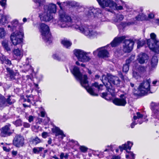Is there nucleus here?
<instances>
[{
	"label": "nucleus",
	"mask_w": 159,
	"mask_h": 159,
	"mask_svg": "<svg viewBox=\"0 0 159 159\" xmlns=\"http://www.w3.org/2000/svg\"><path fill=\"white\" fill-rule=\"evenodd\" d=\"M39 30L44 40L48 44L51 43V35L49 27L45 24L41 23L39 25Z\"/></svg>",
	"instance_id": "nucleus-4"
},
{
	"label": "nucleus",
	"mask_w": 159,
	"mask_h": 159,
	"mask_svg": "<svg viewBox=\"0 0 159 159\" xmlns=\"http://www.w3.org/2000/svg\"><path fill=\"white\" fill-rule=\"evenodd\" d=\"M0 61L2 64H6L9 66L12 65L11 61L5 56H0Z\"/></svg>",
	"instance_id": "nucleus-27"
},
{
	"label": "nucleus",
	"mask_w": 159,
	"mask_h": 159,
	"mask_svg": "<svg viewBox=\"0 0 159 159\" xmlns=\"http://www.w3.org/2000/svg\"><path fill=\"white\" fill-rule=\"evenodd\" d=\"M103 77H104L105 80H108L107 82L106 83L104 80H102V81L106 87L107 90L111 94V96H110L109 94L107 92L102 93L101 96L105 99L109 100L110 99L111 96H113L115 95V91L114 87L120 86L121 82L118 77L112 75L108 76V78H106L105 76H103Z\"/></svg>",
	"instance_id": "nucleus-3"
},
{
	"label": "nucleus",
	"mask_w": 159,
	"mask_h": 159,
	"mask_svg": "<svg viewBox=\"0 0 159 159\" xmlns=\"http://www.w3.org/2000/svg\"><path fill=\"white\" fill-rule=\"evenodd\" d=\"M16 126H20L22 125V121L20 119H18L13 122Z\"/></svg>",
	"instance_id": "nucleus-40"
},
{
	"label": "nucleus",
	"mask_w": 159,
	"mask_h": 159,
	"mask_svg": "<svg viewBox=\"0 0 159 159\" xmlns=\"http://www.w3.org/2000/svg\"><path fill=\"white\" fill-rule=\"evenodd\" d=\"M7 0H0V4L2 7H4L6 5Z\"/></svg>",
	"instance_id": "nucleus-45"
},
{
	"label": "nucleus",
	"mask_w": 159,
	"mask_h": 159,
	"mask_svg": "<svg viewBox=\"0 0 159 159\" xmlns=\"http://www.w3.org/2000/svg\"><path fill=\"white\" fill-rule=\"evenodd\" d=\"M48 133L46 132H43L42 134V136L43 138H46L47 136Z\"/></svg>",
	"instance_id": "nucleus-50"
},
{
	"label": "nucleus",
	"mask_w": 159,
	"mask_h": 159,
	"mask_svg": "<svg viewBox=\"0 0 159 159\" xmlns=\"http://www.w3.org/2000/svg\"><path fill=\"white\" fill-rule=\"evenodd\" d=\"M137 124V123H136L135 121H134L131 124V127L132 128H133L134 126Z\"/></svg>",
	"instance_id": "nucleus-54"
},
{
	"label": "nucleus",
	"mask_w": 159,
	"mask_h": 159,
	"mask_svg": "<svg viewBox=\"0 0 159 159\" xmlns=\"http://www.w3.org/2000/svg\"><path fill=\"white\" fill-rule=\"evenodd\" d=\"M137 116H134L133 117V119L135 120L137 119L141 118L143 117V115L141 114L139 112L136 113Z\"/></svg>",
	"instance_id": "nucleus-39"
},
{
	"label": "nucleus",
	"mask_w": 159,
	"mask_h": 159,
	"mask_svg": "<svg viewBox=\"0 0 159 159\" xmlns=\"http://www.w3.org/2000/svg\"><path fill=\"white\" fill-rule=\"evenodd\" d=\"M6 70L11 80L18 81L20 78V76L18 72H14L8 67L6 68Z\"/></svg>",
	"instance_id": "nucleus-18"
},
{
	"label": "nucleus",
	"mask_w": 159,
	"mask_h": 159,
	"mask_svg": "<svg viewBox=\"0 0 159 159\" xmlns=\"http://www.w3.org/2000/svg\"><path fill=\"white\" fill-rule=\"evenodd\" d=\"M11 23V25H8L7 26L8 28H10V30L12 31L16 30L19 26L18 21L17 20H15L12 21Z\"/></svg>",
	"instance_id": "nucleus-25"
},
{
	"label": "nucleus",
	"mask_w": 159,
	"mask_h": 159,
	"mask_svg": "<svg viewBox=\"0 0 159 159\" xmlns=\"http://www.w3.org/2000/svg\"><path fill=\"white\" fill-rule=\"evenodd\" d=\"M131 62V61H130L129 59H128L126 60L125 64H127L129 65V64Z\"/></svg>",
	"instance_id": "nucleus-59"
},
{
	"label": "nucleus",
	"mask_w": 159,
	"mask_h": 159,
	"mask_svg": "<svg viewBox=\"0 0 159 159\" xmlns=\"http://www.w3.org/2000/svg\"><path fill=\"white\" fill-rule=\"evenodd\" d=\"M11 154L13 156L15 157L17 154V151L13 150L11 152Z\"/></svg>",
	"instance_id": "nucleus-53"
},
{
	"label": "nucleus",
	"mask_w": 159,
	"mask_h": 159,
	"mask_svg": "<svg viewBox=\"0 0 159 159\" xmlns=\"http://www.w3.org/2000/svg\"><path fill=\"white\" fill-rule=\"evenodd\" d=\"M24 35V32L22 31L12 33L11 35V40L12 44L16 46L20 43L22 41V38Z\"/></svg>",
	"instance_id": "nucleus-5"
},
{
	"label": "nucleus",
	"mask_w": 159,
	"mask_h": 159,
	"mask_svg": "<svg viewBox=\"0 0 159 159\" xmlns=\"http://www.w3.org/2000/svg\"><path fill=\"white\" fill-rule=\"evenodd\" d=\"M98 52V55L99 57L104 58L108 57L109 52L106 50L102 48H99L96 51H94L93 54L96 55Z\"/></svg>",
	"instance_id": "nucleus-17"
},
{
	"label": "nucleus",
	"mask_w": 159,
	"mask_h": 159,
	"mask_svg": "<svg viewBox=\"0 0 159 159\" xmlns=\"http://www.w3.org/2000/svg\"><path fill=\"white\" fill-rule=\"evenodd\" d=\"M125 36H122L119 37H116L111 43V45L112 47H115L118 44L121 43L122 41L125 39Z\"/></svg>",
	"instance_id": "nucleus-23"
},
{
	"label": "nucleus",
	"mask_w": 159,
	"mask_h": 159,
	"mask_svg": "<svg viewBox=\"0 0 159 159\" xmlns=\"http://www.w3.org/2000/svg\"><path fill=\"white\" fill-rule=\"evenodd\" d=\"M117 8L119 10H121L123 9V7L121 6H118L117 7Z\"/></svg>",
	"instance_id": "nucleus-64"
},
{
	"label": "nucleus",
	"mask_w": 159,
	"mask_h": 159,
	"mask_svg": "<svg viewBox=\"0 0 159 159\" xmlns=\"http://www.w3.org/2000/svg\"><path fill=\"white\" fill-rule=\"evenodd\" d=\"M72 73L76 78L80 80L81 85L86 89L89 93L92 96H98V94L95 92L94 89L93 87H94L97 88L98 90L99 91L102 90L103 85L99 84L98 83L95 82L92 84V87H89L87 76L86 75H82L80 71L79 68L77 66L74 67Z\"/></svg>",
	"instance_id": "nucleus-2"
},
{
	"label": "nucleus",
	"mask_w": 159,
	"mask_h": 159,
	"mask_svg": "<svg viewBox=\"0 0 159 159\" xmlns=\"http://www.w3.org/2000/svg\"><path fill=\"white\" fill-rule=\"evenodd\" d=\"M2 44L4 49L7 51H10L11 49L9 47L8 42L6 41H3L2 42Z\"/></svg>",
	"instance_id": "nucleus-31"
},
{
	"label": "nucleus",
	"mask_w": 159,
	"mask_h": 159,
	"mask_svg": "<svg viewBox=\"0 0 159 159\" xmlns=\"http://www.w3.org/2000/svg\"><path fill=\"white\" fill-rule=\"evenodd\" d=\"M30 142H31L33 144L36 145L41 142V141L38 137H36L35 138H31V139Z\"/></svg>",
	"instance_id": "nucleus-32"
},
{
	"label": "nucleus",
	"mask_w": 159,
	"mask_h": 159,
	"mask_svg": "<svg viewBox=\"0 0 159 159\" xmlns=\"http://www.w3.org/2000/svg\"><path fill=\"white\" fill-rule=\"evenodd\" d=\"M133 76L136 79H138L140 77L139 74L136 72L134 71L133 73Z\"/></svg>",
	"instance_id": "nucleus-44"
},
{
	"label": "nucleus",
	"mask_w": 159,
	"mask_h": 159,
	"mask_svg": "<svg viewBox=\"0 0 159 159\" xmlns=\"http://www.w3.org/2000/svg\"><path fill=\"white\" fill-rule=\"evenodd\" d=\"M148 18L150 19H152L154 17V15L152 13H150L148 16Z\"/></svg>",
	"instance_id": "nucleus-56"
},
{
	"label": "nucleus",
	"mask_w": 159,
	"mask_h": 159,
	"mask_svg": "<svg viewBox=\"0 0 159 159\" xmlns=\"http://www.w3.org/2000/svg\"><path fill=\"white\" fill-rule=\"evenodd\" d=\"M60 19L58 22L59 25L61 28L67 27L71 26L89 38H93L96 36L98 33L95 31H93L92 27L86 25H82L79 20H76L75 24L71 25L70 17L65 13L59 15Z\"/></svg>",
	"instance_id": "nucleus-1"
},
{
	"label": "nucleus",
	"mask_w": 159,
	"mask_h": 159,
	"mask_svg": "<svg viewBox=\"0 0 159 159\" xmlns=\"http://www.w3.org/2000/svg\"><path fill=\"white\" fill-rule=\"evenodd\" d=\"M119 75L121 79H123V76L121 72L119 73Z\"/></svg>",
	"instance_id": "nucleus-63"
},
{
	"label": "nucleus",
	"mask_w": 159,
	"mask_h": 159,
	"mask_svg": "<svg viewBox=\"0 0 159 159\" xmlns=\"http://www.w3.org/2000/svg\"><path fill=\"white\" fill-rule=\"evenodd\" d=\"M152 115L155 118H159V103L152 102L151 104Z\"/></svg>",
	"instance_id": "nucleus-13"
},
{
	"label": "nucleus",
	"mask_w": 159,
	"mask_h": 159,
	"mask_svg": "<svg viewBox=\"0 0 159 159\" xmlns=\"http://www.w3.org/2000/svg\"><path fill=\"white\" fill-rule=\"evenodd\" d=\"M153 22L155 24L159 25V19H154Z\"/></svg>",
	"instance_id": "nucleus-51"
},
{
	"label": "nucleus",
	"mask_w": 159,
	"mask_h": 159,
	"mask_svg": "<svg viewBox=\"0 0 159 159\" xmlns=\"http://www.w3.org/2000/svg\"><path fill=\"white\" fill-rule=\"evenodd\" d=\"M101 13L102 11L100 9L93 8L89 11L88 16L89 18H94L97 16L99 14H101Z\"/></svg>",
	"instance_id": "nucleus-19"
},
{
	"label": "nucleus",
	"mask_w": 159,
	"mask_h": 159,
	"mask_svg": "<svg viewBox=\"0 0 159 159\" xmlns=\"http://www.w3.org/2000/svg\"><path fill=\"white\" fill-rule=\"evenodd\" d=\"M124 18V17L122 15L117 14L116 16V18L114 20L115 22L120 21L122 20Z\"/></svg>",
	"instance_id": "nucleus-35"
},
{
	"label": "nucleus",
	"mask_w": 159,
	"mask_h": 159,
	"mask_svg": "<svg viewBox=\"0 0 159 159\" xmlns=\"http://www.w3.org/2000/svg\"><path fill=\"white\" fill-rule=\"evenodd\" d=\"M6 35V32L5 29L3 28H0V39H3Z\"/></svg>",
	"instance_id": "nucleus-33"
},
{
	"label": "nucleus",
	"mask_w": 159,
	"mask_h": 159,
	"mask_svg": "<svg viewBox=\"0 0 159 159\" xmlns=\"http://www.w3.org/2000/svg\"><path fill=\"white\" fill-rule=\"evenodd\" d=\"M74 53L80 61L85 62L89 61L90 59V57L87 55V53L82 50L75 49L74 51Z\"/></svg>",
	"instance_id": "nucleus-7"
},
{
	"label": "nucleus",
	"mask_w": 159,
	"mask_h": 159,
	"mask_svg": "<svg viewBox=\"0 0 159 159\" xmlns=\"http://www.w3.org/2000/svg\"><path fill=\"white\" fill-rule=\"evenodd\" d=\"M23 126L25 128H29L30 127V125L29 123L24 122L23 123Z\"/></svg>",
	"instance_id": "nucleus-48"
},
{
	"label": "nucleus",
	"mask_w": 159,
	"mask_h": 159,
	"mask_svg": "<svg viewBox=\"0 0 159 159\" xmlns=\"http://www.w3.org/2000/svg\"><path fill=\"white\" fill-rule=\"evenodd\" d=\"M33 117L32 116H30L29 117L28 120L30 122H31L33 120Z\"/></svg>",
	"instance_id": "nucleus-52"
},
{
	"label": "nucleus",
	"mask_w": 159,
	"mask_h": 159,
	"mask_svg": "<svg viewBox=\"0 0 159 159\" xmlns=\"http://www.w3.org/2000/svg\"><path fill=\"white\" fill-rule=\"evenodd\" d=\"M146 43L144 40H138L137 42V48H139L143 46Z\"/></svg>",
	"instance_id": "nucleus-37"
},
{
	"label": "nucleus",
	"mask_w": 159,
	"mask_h": 159,
	"mask_svg": "<svg viewBox=\"0 0 159 159\" xmlns=\"http://www.w3.org/2000/svg\"><path fill=\"white\" fill-rule=\"evenodd\" d=\"M39 16L41 21H49L53 19V16L51 13L47 11L41 9L40 11H38Z\"/></svg>",
	"instance_id": "nucleus-8"
},
{
	"label": "nucleus",
	"mask_w": 159,
	"mask_h": 159,
	"mask_svg": "<svg viewBox=\"0 0 159 159\" xmlns=\"http://www.w3.org/2000/svg\"><path fill=\"white\" fill-rule=\"evenodd\" d=\"M41 116L42 117H44L46 113L44 111H42L40 112Z\"/></svg>",
	"instance_id": "nucleus-57"
},
{
	"label": "nucleus",
	"mask_w": 159,
	"mask_h": 159,
	"mask_svg": "<svg viewBox=\"0 0 159 159\" xmlns=\"http://www.w3.org/2000/svg\"><path fill=\"white\" fill-rule=\"evenodd\" d=\"M3 150L6 152H9V149L7 148L6 147H3Z\"/></svg>",
	"instance_id": "nucleus-62"
},
{
	"label": "nucleus",
	"mask_w": 159,
	"mask_h": 159,
	"mask_svg": "<svg viewBox=\"0 0 159 159\" xmlns=\"http://www.w3.org/2000/svg\"><path fill=\"white\" fill-rule=\"evenodd\" d=\"M126 97L124 94H121L119 98H116L112 101L116 105L124 106L127 103Z\"/></svg>",
	"instance_id": "nucleus-12"
},
{
	"label": "nucleus",
	"mask_w": 159,
	"mask_h": 159,
	"mask_svg": "<svg viewBox=\"0 0 159 159\" xmlns=\"http://www.w3.org/2000/svg\"><path fill=\"white\" fill-rule=\"evenodd\" d=\"M129 155L130 159H134V153L130 152L129 153Z\"/></svg>",
	"instance_id": "nucleus-49"
},
{
	"label": "nucleus",
	"mask_w": 159,
	"mask_h": 159,
	"mask_svg": "<svg viewBox=\"0 0 159 159\" xmlns=\"http://www.w3.org/2000/svg\"><path fill=\"white\" fill-rule=\"evenodd\" d=\"M151 38L152 39V40H151L150 39L151 41L150 42V43H151V42H153V43H155V41H159L157 40L156 39V35L154 33H151L150 35Z\"/></svg>",
	"instance_id": "nucleus-36"
},
{
	"label": "nucleus",
	"mask_w": 159,
	"mask_h": 159,
	"mask_svg": "<svg viewBox=\"0 0 159 159\" xmlns=\"http://www.w3.org/2000/svg\"><path fill=\"white\" fill-rule=\"evenodd\" d=\"M2 18L0 20V23L2 25H4L7 22V19L6 17L5 16H2Z\"/></svg>",
	"instance_id": "nucleus-38"
},
{
	"label": "nucleus",
	"mask_w": 159,
	"mask_h": 159,
	"mask_svg": "<svg viewBox=\"0 0 159 159\" xmlns=\"http://www.w3.org/2000/svg\"><path fill=\"white\" fill-rule=\"evenodd\" d=\"M61 43L64 47L66 48H68L72 44L71 43L66 39H64L62 40Z\"/></svg>",
	"instance_id": "nucleus-28"
},
{
	"label": "nucleus",
	"mask_w": 159,
	"mask_h": 159,
	"mask_svg": "<svg viewBox=\"0 0 159 159\" xmlns=\"http://www.w3.org/2000/svg\"><path fill=\"white\" fill-rule=\"evenodd\" d=\"M147 18V17L143 13L140 14L136 17V19L138 20H145Z\"/></svg>",
	"instance_id": "nucleus-30"
},
{
	"label": "nucleus",
	"mask_w": 159,
	"mask_h": 159,
	"mask_svg": "<svg viewBox=\"0 0 159 159\" xmlns=\"http://www.w3.org/2000/svg\"><path fill=\"white\" fill-rule=\"evenodd\" d=\"M139 71L141 73H143L146 71V68L142 66H140L138 68Z\"/></svg>",
	"instance_id": "nucleus-42"
},
{
	"label": "nucleus",
	"mask_w": 159,
	"mask_h": 159,
	"mask_svg": "<svg viewBox=\"0 0 159 159\" xmlns=\"http://www.w3.org/2000/svg\"><path fill=\"white\" fill-rule=\"evenodd\" d=\"M134 43V42L132 40H125L123 45V52H130L133 48Z\"/></svg>",
	"instance_id": "nucleus-9"
},
{
	"label": "nucleus",
	"mask_w": 159,
	"mask_h": 159,
	"mask_svg": "<svg viewBox=\"0 0 159 159\" xmlns=\"http://www.w3.org/2000/svg\"><path fill=\"white\" fill-rule=\"evenodd\" d=\"M24 139L20 135L16 134L14 138L13 144L16 147H22L24 144Z\"/></svg>",
	"instance_id": "nucleus-10"
},
{
	"label": "nucleus",
	"mask_w": 159,
	"mask_h": 159,
	"mask_svg": "<svg viewBox=\"0 0 159 159\" xmlns=\"http://www.w3.org/2000/svg\"><path fill=\"white\" fill-rule=\"evenodd\" d=\"M150 39L147 40V44L149 48L156 54H159V41H155V43H150Z\"/></svg>",
	"instance_id": "nucleus-14"
},
{
	"label": "nucleus",
	"mask_w": 159,
	"mask_h": 159,
	"mask_svg": "<svg viewBox=\"0 0 159 159\" xmlns=\"http://www.w3.org/2000/svg\"><path fill=\"white\" fill-rule=\"evenodd\" d=\"M80 149L82 152H85L87 151L88 148L84 146H80Z\"/></svg>",
	"instance_id": "nucleus-43"
},
{
	"label": "nucleus",
	"mask_w": 159,
	"mask_h": 159,
	"mask_svg": "<svg viewBox=\"0 0 159 159\" xmlns=\"http://www.w3.org/2000/svg\"><path fill=\"white\" fill-rule=\"evenodd\" d=\"M135 58V56L134 55H131L128 59H129L131 61H132Z\"/></svg>",
	"instance_id": "nucleus-55"
},
{
	"label": "nucleus",
	"mask_w": 159,
	"mask_h": 159,
	"mask_svg": "<svg viewBox=\"0 0 159 159\" xmlns=\"http://www.w3.org/2000/svg\"><path fill=\"white\" fill-rule=\"evenodd\" d=\"M11 125H6L2 128L0 136L2 137H7L10 136L13 132L14 130H11L10 129Z\"/></svg>",
	"instance_id": "nucleus-11"
},
{
	"label": "nucleus",
	"mask_w": 159,
	"mask_h": 159,
	"mask_svg": "<svg viewBox=\"0 0 159 159\" xmlns=\"http://www.w3.org/2000/svg\"><path fill=\"white\" fill-rule=\"evenodd\" d=\"M52 131L53 133L55 134V136H57L59 135L62 136V139L63 137H65V135L63 134L62 130H61L58 127H55L53 128Z\"/></svg>",
	"instance_id": "nucleus-26"
},
{
	"label": "nucleus",
	"mask_w": 159,
	"mask_h": 159,
	"mask_svg": "<svg viewBox=\"0 0 159 159\" xmlns=\"http://www.w3.org/2000/svg\"><path fill=\"white\" fill-rule=\"evenodd\" d=\"M53 57L54 59L58 60H60V58L59 57V56L57 54H54L53 55Z\"/></svg>",
	"instance_id": "nucleus-47"
},
{
	"label": "nucleus",
	"mask_w": 159,
	"mask_h": 159,
	"mask_svg": "<svg viewBox=\"0 0 159 159\" xmlns=\"http://www.w3.org/2000/svg\"><path fill=\"white\" fill-rule=\"evenodd\" d=\"M111 159H120V158L119 156H113Z\"/></svg>",
	"instance_id": "nucleus-58"
},
{
	"label": "nucleus",
	"mask_w": 159,
	"mask_h": 159,
	"mask_svg": "<svg viewBox=\"0 0 159 159\" xmlns=\"http://www.w3.org/2000/svg\"><path fill=\"white\" fill-rule=\"evenodd\" d=\"M99 4L102 7H112L115 5V3L110 0H97Z\"/></svg>",
	"instance_id": "nucleus-15"
},
{
	"label": "nucleus",
	"mask_w": 159,
	"mask_h": 159,
	"mask_svg": "<svg viewBox=\"0 0 159 159\" xmlns=\"http://www.w3.org/2000/svg\"><path fill=\"white\" fill-rule=\"evenodd\" d=\"M133 145V143H132L130 141H128L127 143L123 144L121 146H119V147L120 151L122 152L123 150H130Z\"/></svg>",
	"instance_id": "nucleus-24"
},
{
	"label": "nucleus",
	"mask_w": 159,
	"mask_h": 159,
	"mask_svg": "<svg viewBox=\"0 0 159 159\" xmlns=\"http://www.w3.org/2000/svg\"><path fill=\"white\" fill-rule=\"evenodd\" d=\"M52 139L51 138H49L48 141V143L49 144H50L52 143Z\"/></svg>",
	"instance_id": "nucleus-61"
},
{
	"label": "nucleus",
	"mask_w": 159,
	"mask_h": 159,
	"mask_svg": "<svg viewBox=\"0 0 159 159\" xmlns=\"http://www.w3.org/2000/svg\"><path fill=\"white\" fill-rule=\"evenodd\" d=\"M13 57L17 60L21 58L23 56V51L19 48H14L13 51Z\"/></svg>",
	"instance_id": "nucleus-21"
},
{
	"label": "nucleus",
	"mask_w": 159,
	"mask_h": 159,
	"mask_svg": "<svg viewBox=\"0 0 159 159\" xmlns=\"http://www.w3.org/2000/svg\"><path fill=\"white\" fill-rule=\"evenodd\" d=\"M152 84L154 86L158 85H159V81L155 80L152 82Z\"/></svg>",
	"instance_id": "nucleus-46"
},
{
	"label": "nucleus",
	"mask_w": 159,
	"mask_h": 159,
	"mask_svg": "<svg viewBox=\"0 0 159 159\" xmlns=\"http://www.w3.org/2000/svg\"><path fill=\"white\" fill-rule=\"evenodd\" d=\"M43 9L47 11L51 14L55 13L57 11L56 6L55 4L51 3L48 5H45L43 6Z\"/></svg>",
	"instance_id": "nucleus-20"
},
{
	"label": "nucleus",
	"mask_w": 159,
	"mask_h": 159,
	"mask_svg": "<svg viewBox=\"0 0 159 159\" xmlns=\"http://www.w3.org/2000/svg\"><path fill=\"white\" fill-rule=\"evenodd\" d=\"M11 96H9L6 99L3 96L0 95V106L1 107H6L8 104L11 105L13 102L11 101Z\"/></svg>",
	"instance_id": "nucleus-16"
},
{
	"label": "nucleus",
	"mask_w": 159,
	"mask_h": 159,
	"mask_svg": "<svg viewBox=\"0 0 159 159\" xmlns=\"http://www.w3.org/2000/svg\"><path fill=\"white\" fill-rule=\"evenodd\" d=\"M64 153H61L60 155V159H63V158L64 157Z\"/></svg>",
	"instance_id": "nucleus-60"
},
{
	"label": "nucleus",
	"mask_w": 159,
	"mask_h": 159,
	"mask_svg": "<svg viewBox=\"0 0 159 159\" xmlns=\"http://www.w3.org/2000/svg\"><path fill=\"white\" fill-rule=\"evenodd\" d=\"M151 80H144L139 85L138 88V92L140 95H144L147 94L150 90Z\"/></svg>",
	"instance_id": "nucleus-6"
},
{
	"label": "nucleus",
	"mask_w": 159,
	"mask_h": 159,
	"mask_svg": "<svg viewBox=\"0 0 159 159\" xmlns=\"http://www.w3.org/2000/svg\"><path fill=\"white\" fill-rule=\"evenodd\" d=\"M158 62V59L156 56H154L152 57L151 61V65L152 67H154L156 66Z\"/></svg>",
	"instance_id": "nucleus-29"
},
{
	"label": "nucleus",
	"mask_w": 159,
	"mask_h": 159,
	"mask_svg": "<svg viewBox=\"0 0 159 159\" xmlns=\"http://www.w3.org/2000/svg\"><path fill=\"white\" fill-rule=\"evenodd\" d=\"M43 149L44 148L42 147H35L33 149V152L35 154H39Z\"/></svg>",
	"instance_id": "nucleus-34"
},
{
	"label": "nucleus",
	"mask_w": 159,
	"mask_h": 159,
	"mask_svg": "<svg viewBox=\"0 0 159 159\" xmlns=\"http://www.w3.org/2000/svg\"><path fill=\"white\" fill-rule=\"evenodd\" d=\"M148 59V57L145 53H141L138 56L137 58L138 61L141 64H143L146 62Z\"/></svg>",
	"instance_id": "nucleus-22"
},
{
	"label": "nucleus",
	"mask_w": 159,
	"mask_h": 159,
	"mask_svg": "<svg viewBox=\"0 0 159 159\" xmlns=\"http://www.w3.org/2000/svg\"><path fill=\"white\" fill-rule=\"evenodd\" d=\"M123 71L125 73H127L129 70V65L127 64H125L123 67Z\"/></svg>",
	"instance_id": "nucleus-41"
}]
</instances>
